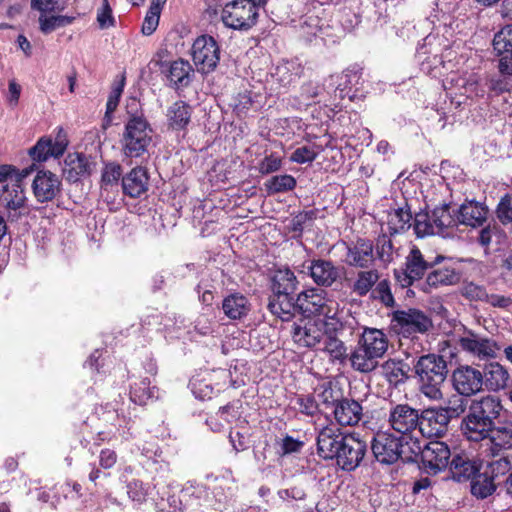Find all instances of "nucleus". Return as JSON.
<instances>
[{
    "label": "nucleus",
    "instance_id": "f257e3e1",
    "mask_svg": "<svg viewBox=\"0 0 512 512\" xmlns=\"http://www.w3.org/2000/svg\"><path fill=\"white\" fill-rule=\"evenodd\" d=\"M367 444L336 425L322 427V460L344 471L355 470L364 459Z\"/></svg>",
    "mask_w": 512,
    "mask_h": 512
},
{
    "label": "nucleus",
    "instance_id": "f03ea898",
    "mask_svg": "<svg viewBox=\"0 0 512 512\" xmlns=\"http://www.w3.org/2000/svg\"><path fill=\"white\" fill-rule=\"evenodd\" d=\"M502 410L501 401L494 396H485L473 401L461 423L463 434L470 441L487 439Z\"/></svg>",
    "mask_w": 512,
    "mask_h": 512
},
{
    "label": "nucleus",
    "instance_id": "7ed1b4c3",
    "mask_svg": "<svg viewBox=\"0 0 512 512\" xmlns=\"http://www.w3.org/2000/svg\"><path fill=\"white\" fill-rule=\"evenodd\" d=\"M413 369L420 392L429 400H441L442 387L448 375V366L444 357L434 353L422 355L414 361Z\"/></svg>",
    "mask_w": 512,
    "mask_h": 512
},
{
    "label": "nucleus",
    "instance_id": "20e7f679",
    "mask_svg": "<svg viewBox=\"0 0 512 512\" xmlns=\"http://www.w3.org/2000/svg\"><path fill=\"white\" fill-rule=\"evenodd\" d=\"M388 349L386 334L376 328H365L357 346L350 355L351 366L361 373H369L378 365Z\"/></svg>",
    "mask_w": 512,
    "mask_h": 512
},
{
    "label": "nucleus",
    "instance_id": "39448f33",
    "mask_svg": "<svg viewBox=\"0 0 512 512\" xmlns=\"http://www.w3.org/2000/svg\"><path fill=\"white\" fill-rule=\"evenodd\" d=\"M322 351L329 357L332 363L342 364L348 358L347 347L339 338L344 332V325L338 317V304L330 301V304L322 303Z\"/></svg>",
    "mask_w": 512,
    "mask_h": 512
},
{
    "label": "nucleus",
    "instance_id": "423d86ee",
    "mask_svg": "<svg viewBox=\"0 0 512 512\" xmlns=\"http://www.w3.org/2000/svg\"><path fill=\"white\" fill-rule=\"evenodd\" d=\"M297 284L296 276L288 268L277 270L272 278V294L269 297L268 309L282 321L291 320Z\"/></svg>",
    "mask_w": 512,
    "mask_h": 512
},
{
    "label": "nucleus",
    "instance_id": "0eeeda50",
    "mask_svg": "<svg viewBox=\"0 0 512 512\" xmlns=\"http://www.w3.org/2000/svg\"><path fill=\"white\" fill-rule=\"evenodd\" d=\"M293 306L291 319L296 313L307 319L303 327V341L306 346H315L320 342V294L315 288L305 290L298 295L297 299H293Z\"/></svg>",
    "mask_w": 512,
    "mask_h": 512
},
{
    "label": "nucleus",
    "instance_id": "6e6552de",
    "mask_svg": "<svg viewBox=\"0 0 512 512\" xmlns=\"http://www.w3.org/2000/svg\"><path fill=\"white\" fill-rule=\"evenodd\" d=\"M363 84L362 69L358 65H351L341 73L329 75L323 88L327 94L333 93L335 100L348 98L353 102L364 97Z\"/></svg>",
    "mask_w": 512,
    "mask_h": 512
},
{
    "label": "nucleus",
    "instance_id": "1a4fd4ad",
    "mask_svg": "<svg viewBox=\"0 0 512 512\" xmlns=\"http://www.w3.org/2000/svg\"><path fill=\"white\" fill-rule=\"evenodd\" d=\"M260 14L246 0H231L221 10V21L226 28L247 32L257 25Z\"/></svg>",
    "mask_w": 512,
    "mask_h": 512
},
{
    "label": "nucleus",
    "instance_id": "9d476101",
    "mask_svg": "<svg viewBox=\"0 0 512 512\" xmlns=\"http://www.w3.org/2000/svg\"><path fill=\"white\" fill-rule=\"evenodd\" d=\"M444 42V37L429 34L417 48L416 57L421 70L432 77L441 75L440 68L444 65L443 51L448 47Z\"/></svg>",
    "mask_w": 512,
    "mask_h": 512
},
{
    "label": "nucleus",
    "instance_id": "9b49d317",
    "mask_svg": "<svg viewBox=\"0 0 512 512\" xmlns=\"http://www.w3.org/2000/svg\"><path fill=\"white\" fill-rule=\"evenodd\" d=\"M411 454H420L423 468L430 474H437L450 463L451 451L442 441H430L423 446L416 439L410 447Z\"/></svg>",
    "mask_w": 512,
    "mask_h": 512
},
{
    "label": "nucleus",
    "instance_id": "f8f14e48",
    "mask_svg": "<svg viewBox=\"0 0 512 512\" xmlns=\"http://www.w3.org/2000/svg\"><path fill=\"white\" fill-rule=\"evenodd\" d=\"M443 259L444 257L439 255L433 260H428L418 247L413 246L406 256L405 268L394 271L396 282L402 288L410 287L414 282L420 281L433 264H438Z\"/></svg>",
    "mask_w": 512,
    "mask_h": 512
},
{
    "label": "nucleus",
    "instance_id": "ddd939ff",
    "mask_svg": "<svg viewBox=\"0 0 512 512\" xmlns=\"http://www.w3.org/2000/svg\"><path fill=\"white\" fill-rule=\"evenodd\" d=\"M406 437H397L389 431H378L371 441V450L375 459L385 465H392L404 459V443Z\"/></svg>",
    "mask_w": 512,
    "mask_h": 512
},
{
    "label": "nucleus",
    "instance_id": "4468645a",
    "mask_svg": "<svg viewBox=\"0 0 512 512\" xmlns=\"http://www.w3.org/2000/svg\"><path fill=\"white\" fill-rule=\"evenodd\" d=\"M192 60L201 73L213 72L220 61V47L211 35L198 36L191 48Z\"/></svg>",
    "mask_w": 512,
    "mask_h": 512
},
{
    "label": "nucleus",
    "instance_id": "2eb2a0df",
    "mask_svg": "<svg viewBox=\"0 0 512 512\" xmlns=\"http://www.w3.org/2000/svg\"><path fill=\"white\" fill-rule=\"evenodd\" d=\"M440 260L433 264L427 274L426 280L420 283V289L425 293L443 286L455 285L460 281V273L450 261Z\"/></svg>",
    "mask_w": 512,
    "mask_h": 512
},
{
    "label": "nucleus",
    "instance_id": "dca6fc26",
    "mask_svg": "<svg viewBox=\"0 0 512 512\" xmlns=\"http://www.w3.org/2000/svg\"><path fill=\"white\" fill-rule=\"evenodd\" d=\"M459 345L463 351L485 360L495 358L500 346L491 338L482 336L472 330H466L459 338Z\"/></svg>",
    "mask_w": 512,
    "mask_h": 512
},
{
    "label": "nucleus",
    "instance_id": "f3484780",
    "mask_svg": "<svg viewBox=\"0 0 512 512\" xmlns=\"http://www.w3.org/2000/svg\"><path fill=\"white\" fill-rule=\"evenodd\" d=\"M419 411L408 404L391 405L388 414L389 426L396 432L408 436L418 429Z\"/></svg>",
    "mask_w": 512,
    "mask_h": 512
},
{
    "label": "nucleus",
    "instance_id": "a211bd4d",
    "mask_svg": "<svg viewBox=\"0 0 512 512\" xmlns=\"http://www.w3.org/2000/svg\"><path fill=\"white\" fill-rule=\"evenodd\" d=\"M393 321L398 327L399 333L404 336L414 333L423 334L432 327L431 319L418 309L396 311L393 315Z\"/></svg>",
    "mask_w": 512,
    "mask_h": 512
},
{
    "label": "nucleus",
    "instance_id": "6ab92c4d",
    "mask_svg": "<svg viewBox=\"0 0 512 512\" xmlns=\"http://www.w3.org/2000/svg\"><path fill=\"white\" fill-rule=\"evenodd\" d=\"M452 383L459 395L470 397L482 390V371L472 366H459L452 373Z\"/></svg>",
    "mask_w": 512,
    "mask_h": 512
},
{
    "label": "nucleus",
    "instance_id": "aec40b11",
    "mask_svg": "<svg viewBox=\"0 0 512 512\" xmlns=\"http://www.w3.org/2000/svg\"><path fill=\"white\" fill-rule=\"evenodd\" d=\"M69 144L65 130H58L54 137H42L30 149L33 160L42 162L50 157H59L64 154Z\"/></svg>",
    "mask_w": 512,
    "mask_h": 512
},
{
    "label": "nucleus",
    "instance_id": "412c9836",
    "mask_svg": "<svg viewBox=\"0 0 512 512\" xmlns=\"http://www.w3.org/2000/svg\"><path fill=\"white\" fill-rule=\"evenodd\" d=\"M449 416L439 408H429L420 414L419 433L427 438L442 437L448 429Z\"/></svg>",
    "mask_w": 512,
    "mask_h": 512
},
{
    "label": "nucleus",
    "instance_id": "4be33fe9",
    "mask_svg": "<svg viewBox=\"0 0 512 512\" xmlns=\"http://www.w3.org/2000/svg\"><path fill=\"white\" fill-rule=\"evenodd\" d=\"M61 180L50 171H39L32 183L36 200L45 203L55 199L61 192Z\"/></svg>",
    "mask_w": 512,
    "mask_h": 512
},
{
    "label": "nucleus",
    "instance_id": "5701e85b",
    "mask_svg": "<svg viewBox=\"0 0 512 512\" xmlns=\"http://www.w3.org/2000/svg\"><path fill=\"white\" fill-rule=\"evenodd\" d=\"M95 163L83 153H69L63 166V175L69 182L75 183L83 178L90 176Z\"/></svg>",
    "mask_w": 512,
    "mask_h": 512
},
{
    "label": "nucleus",
    "instance_id": "b1692460",
    "mask_svg": "<svg viewBox=\"0 0 512 512\" xmlns=\"http://www.w3.org/2000/svg\"><path fill=\"white\" fill-rule=\"evenodd\" d=\"M30 173L29 169H23L21 173L15 176V181L4 186L0 195L1 204L7 209L9 214L17 212L23 208L26 201L25 191L22 186V179Z\"/></svg>",
    "mask_w": 512,
    "mask_h": 512
},
{
    "label": "nucleus",
    "instance_id": "393cba45",
    "mask_svg": "<svg viewBox=\"0 0 512 512\" xmlns=\"http://www.w3.org/2000/svg\"><path fill=\"white\" fill-rule=\"evenodd\" d=\"M493 47L498 55L499 70L503 74L512 75V25L504 26L493 38Z\"/></svg>",
    "mask_w": 512,
    "mask_h": 512
},
{
    "label": "nucleus",
    "instance_id": "a878e982",
    "mask_svg": "<svg viewBox=\"0 0 512 512\" xmlns=\"http://www.w3.org/2000/svg\"><path fill=\"white\" fill-rule=\"evenodd\" d=\"M330 413L339 425L353 426L361 420L363 408L358 401L344 397Z\"/></svg>",
    "mask_w": 512,
    "mask_h": 512
},
{
    "label": "nucleus",
    "instance_id": "bb28decb",
    "mask_svg": "<svg viewBox=\"0 0 512 512\" xmlns=\"http://www.w3.org/2000/svg\"><path fill=\"white\" fill-rule=\"evenodd\" d=\"M488 210L487 208L476 201H466L457 210V223L471 226L480 227L486 221Z\"/></svg>",
    "mask_w": 512,
    "mask_h": 512
},
{
    "label": "nucleus",
    "instance_id": "cd10ccee",
    "mask_svg": "<svg viewBox=\"0 0 512 512\" xmlns=\"http://www.w3.org/2000/svg\"><path fill=\"white\" fill-rule=\"evenodd\" d=\"M151 142L146 130H125L122 137L124 154L131 158L142 156L147 152Z\"/></svg>",
    "mask_w": 512,
    "mask_h": 512
},
{
    "label": "nucleus",
    "instance_id": "c85d7f7f",
    "mask_svg": "<svg viewBox=\"0 0 512 512\" xmlns=\"http://www.w3.org/2000/svg\"><path fill=\"white\" fill-rule=\"evenodd\" d=\"M374 261L373 245L370 241L359 239L347 247L346 262L350 266L367 268Z\"/></svg>",
    "mask_w": 512,
    "mask_h": 512
},
{
    "label": "nucleus",
    "instance_id": "c756f323",
    "mask_svg": "<svg viewBox=\"0 0 512 512\" xmlns=\"http://www.w3.org/2000/svg\"><path fill=\"white\" fill-rule=\"evenodd\" d=\"M483 385L489 391L497 392L507 387L510 379L508 370L498 362H491L482 371Z\"/></svg>",
    "mask_w": 512,
    "mask_h": 512
},
{
    "label": "nucleus",
    "instance_id": "7c9ffc66",
    "mask_svg": "<svg viewBox=\"0 0 512 512\" xmlns=\"http://www.w3.org/2000/svg\"><path fill=\"white\" fill-rule=\"evenodd\" d=\"M148 175L143 167L132 169L122 179L123 191L126 195L137 198L144 194L148 189Z\"/></svg>",
    "mask_w": 512,
    "mask_h": 512
},
{
    "label": "nucleus",
    "instance_id": "2f4dec72",
    "mask_svg": "<svg viewBox=\"0 0 512 512\" xmlns=\"http://www.w3.org/2000/svg\"><path fill=\"white\" fill-rule=\"evenodd\" d=\"M194 76V69L187 60L178 59L170 64L167 78L171 86L175 89L187 87L192 77Z\"/></svg>",
    "mask_w": 512,
    "mask_h": 512
},
{
    "label": "nucleus",
    "instance_id": "473e14b6",
    "mask_svg": "<svg viewBox=\"0 0 512 512\" xmlns=\"http://www.w3.org/2000/svg\"><path fill=\"white\" fill-rule=\"evenodd\" d=\"M222 310L230 320H240L250 311L249 300L240 293H232L222 301Z\"/></svg>",
    "mask_w": 512,
    "mask_h": 512
},
{
    "label": "nucleus",
    "instance_id": "72a5a7b5",
    "mask_svg": "<svg viewBox=\"0 0 512 512\" xmlns=\"http://www.w3.org/2000/svg\"><path fill=\"white\" fill-rule=\"evenodd\" d=\"M492 443L491 452L496 455L500 449L512 448V421H497L488 438Z\"/></svg>",
    "mask_w": 512,
    "mask_h": 512
},
{
    "label": "nucleus",
    "instance_id": "f704fd0d",
    "mask_svg": "<svg viewBox=\"0 0 512 512\" xmlns=\"http://www.w3.org/2000/svg\"><path fill=\"white\" fill-rule=\"evenodd\" d=\"M325 114L327 119H322V125L326 126H339L343 128H348L350 126H359L361 125L360 116L355 111L348 110H335L334 108H327L325 110Z\"/></svg>",
    "mask_w": 512,
    "mask_h": 512
},
{
    "label": "nucleus",
    "instance_id": "c9c22d12",
    "mask_svg": "<svg viewBox=\"0 0 512 512\" xmlns=\"http://www.w3.org/2000/svg\"><path fill=\"white\" fill-rule=\"evenodd\" d=\"M193 109L183 100H178L168 107L166 117L170 128H186L190 122Z\"/></svg>",
    "mask_w": 512,
    "mask_h": 512
},
{
    "label": "nucleus",
    "instance_id": "e433bc0d",
    "mask_svg": "<svg viewBox=\"0 0 512 512\" xmlns=\"http://www.w3.org/2000/svg\"><path fill=\"white\" fill-rule=\"evenodd\" d=\"M412 213L406 204L388 213L387 225L390 234L405 232L412 227Z\"/></svg>",
    "mask_w": 512,
    "mask_h": 512
},
{
    "label": "nucleus",
    "instance_id": "4c0bfd02",
    "mask_svg": "<svg viewBox=\"0 0 512 512\" xmlns=\"http://www.w3.org/2000/svg\"><path fill=\"white\" fill-rule=\"evenodd\" d=\"M450 470L453 479L461 482L466 481L476 475L479 470L476 463L465 455H456L450 461Z\"/></svg>",
    "mask_w": 512,
    "mask_h": 512
},
{
    "label": "nucleus",
    "instance_id": "58836bf2",
    "mask_svg": "<svg viewBox=\"0 0 512 512\" xmlns=\"http://www.w3.org/2000/svg\"><path fill=\"white\" fill-rule=\"evenodd\" d=\"M430 213L438 235H445L447 229L458 225L457 217L451 213L448 204L437 206Z\"/></svg>",
    "mask_w": 512,
    "mask_h": 512
},
{
    "label": "nucleus",
    "instance_id": "ea45409f",
    "mask_svg": "<svg viewBox=\"0 0 512 512\" xmlns=\"http://www.w3.org/2000/svg\"><path fill=\"white\" fill-rule=\"evenodd\" d=\"M499 482H495L484 470L475 475L471 482V493L477 498L484 499L492 495Z\"/></svg>",
    "mask_w": 512,
    "mask_h": 512
},
{
    "label": "nucleus",
    "instance_id": "a19ab883",
    "mask_svg": "<svg viewBox=\"0 0 512 512\" xmlns=\"http://www.w3.org/2000/svg\"><path fill=\"white\" fill-rule=\"evenodd\" d=\"M404 367L405 364L402 361L389 359L381 365V373L391 385L397 386L408 378Z\"/></svg>",
    "mask_w": 512,
    "mask_h": 512
},
{
    "label": "nucleus",
    "instance_id": "79ce46f5",
    "mask_svg": "<svg viewBox=\"0 0 512 512\" xmlns=\"http://www.w3.org/2000/svg\"><path fill=\"white\" fill-rule=\"evenodd\" d=\"M126 124L124 128H150L144 116L141 104L135 98L130 99L126 105Z\"/></svg>",
    "mask_w": 512,
    "mask_h": 512
},
{
    "label": "nucleus",
    "instance_id": "37998d69",
    "mask_svg": "<svg viewBox=\"0 0 512 512\" xmlns=\"http://www.w3.org/2000/svg\"><path fill=\"white\" fill-rule=\"evenodd\" d=\"M166 1L167 0L151 1L150 7L146 13L141 28V32L143 33V35L150 36L156 31L159 25L161 11Z\"/></svg>",
    "mask_w": 512,
    "mask_h": 512
},
{
    "label": "nucleus",
    "instance_id": "c03bdc74",
    "mask_svg": "<svg viewBox=\"0 0 512 512\" xmlns=\"http://www.w3.org/2000/svg\"><path fill=\"white\" fill-rule=\"evenodd\" d=\"M322 405L325 407V413L331 411L343 398V390L338 382L328 381L322 384Z\"/></svg>",
    "mask_w": 512,
    "mask_h": 512
},
{
    "label": "nucleus",
    "instance_id": "a18cd8bd",
    "mask_svg": "<svg viewBox=\"0 0 512 512\" xmlns=\"http://www.w3.org/2000/svg\"><path fill=\"white\" fill-rule=\"evenodd\" d=\"M74 17L66 15H50L43 13L39 16V29L43 34H50L58 28L70 25Z\"/></svg>",
    "mask_w": 512,
    "mask_h": 512
},
{
    "label": "nucleus",
    "instance_id": "49530a36",
    "mask_svg": "<svg viewBox=\"0 0 512 512\" xmlns=\"http://www.w3.org/2000/svg\"><path fill=\"white\" fill-rule=\"evenodd\" d=\"M125 86V76L122 75L119 82L114 83L112 89L109 93L107 103H106V112L104 117V123L102 128H106V126L111 124V115L117 109L119 105V101L121 95L123 93Z\"/></svg>",
    "mask_w": 512,
    "mask_h": 512
},
{
    "label": "nucleus",
    "instance_id": "de8ad7c7",
    "mask_svg": "<svg viewBox=\"0 0 512 512\" xmlns=\"http://www.w3.org/2000/svg\"><path fill=\"white\" fill-rule=\"evenodd\" d=\"M412 227L415 235L418 238H424L426 236L437 234V230L434 228L431 213L427 211H421L415 214Z\"/></svg>",
    "mask_w": 512,
    "mask_h": 512
},
{
    "label": "nucleus",
    "instance_id": "09e8293b",
    "mask_svg": "<svg viewBox=\"0 0 512 512\" xmlns=\"http://www.w3.org/2000/svg\"><path fill=\"white\" fill-rule=\"evenodd\" d=\"M153 389L150 387V380L148 378L134 382L130 389V399L135 404L145 405L153 397Z\"/></svg>",
    "mask_w": 512,
    "mask_h": 512
},
{
    "label": "nucleus",
    "instance_id": "8fccbe9b",
    "mask_svg": "<svg viewBox=\"0 0 512 512\" xmlns=\"http://www.w3.org/2000/svg\"><path fill=\"white\" fill-rule=\"evenodd\" d=\"M511 469V461L507 456H505L489 462L485 468V471L495 482H499L500 485L505 481L502 478L507 474H510Z\"/></svg>",
    "mask_w": 512,
    "mask_h": 512
},
{
    "label": "nucleus",
    "instance_id": "3c124183",
    "mask_svg": "<svg viewBox=\"0 0 512 512\" xmlns=\"http://www.w3.org/2000/svg\"><path fill=\"white\" fill-rule=\"evenodd\" d=\"M503 237L504 233L497 225H488L480 230L477 241L484 248L485 253L489 254L490 247L493 244H499Z\"/></svg>",
    "mask_w": 512,
    "mask_h": 512
},
{
    "label": "nucleus",
    "instance_id": "603ef678",
    "mask_svg": "<svg viewBox=\"0 0 512 512\" xmlns=\"http://www.w3.org/2000/svg\"><path fill=\"white\" fill-rule=\"evenodd\" d=\"M295 186V178L288 174L273 176L265 183L266 190L270 195L292 190Z\"/></svg>",
    "mask_w": 512,
    "mask_h": 512
},
{
    "label": "nucleus",
    "instance_id": "864d4df0",
    "mask_svg": "<svg viewBox=\"0 0 512 512\" xmlns=\"http://www.w3.org/2000/svg\"><path fill=\"white\" fill-rule=\"evenodd\" d=\"M378 279L377 270L361 271L353 285V291L360 296H364L377 283Z\"/></svg>",
    "mask_w": 512,
    "mask_h": 512
},
{
    "label": "nucleus",
    "instance_id": "5fc2aeb1",
    "mask_svg": "<svg viewBox=\"0 0 512 512\" xmlns=\"http://www.w3.org/2000/svg\"><path fill=\"white\" fill-rule=\"evenodd\" d=\"M253 103L252 91L245 87L240 89L233 97L231 106L233 107L234 112L238 116H241L252 107Z\"/></svg>",
    "mask_w": 512,
    "mask_h": 512
},
{
    "label": "nucleus",
    "instance_id": "6e6d98bb",
    "mask_svg": "<svg viewBox=\"0 0 512 512\" xmlns=\"http://www.w3.org/2000/svg\"><path fill=\"white\" fill-rule=\"evenodd\" d=\"M341 162L342 153L339 149L328 145L322 147V169L334 172Z\"/></svg>",
    "mask_w": 512,
    "mask_h": 512
},
{
    "label": "nucleus",
    "instance_id": "4d7b16f0",
    "mask_svg": "<svg viewBox=\"0 0 512 512\" xmlns=\"http://www.w3.org/2000/svg\"><path fill=\"white\" fill-rule=\"evenodd\" d=\"M460 293L470 301H485L488 294L484 286L474 282H464L460 288Z\"/></svg>",
    "mask_w": 512,
    "mask_h": 512
},
{
    "label": "nucleus",
    "instance_id": "13d9d810",
    "mask_svg": "<svg viewBox=\"0 0 512 512\" xmlns=\"http://www.w3.org/2000/svg\"><path fill=\"white\" fill-rule=\"evenodd\" d=\"M127 494L132 501L142 503L150 494V486L140 480L133 479L127 484Z\"/></svg>",
    "mask_w": 512,
    "mask_h": 512
},
{
    "label": "nucleus",
    "instance_id": "bf43d9fd",
    "mask_svg": "<svg viewBox=\"0 0 512 512\" xmlns=\"http://www.w3.org/2000/svg\"><path fill=\"white\" fill-rule=\"evenodd\" d=\"M496 216L503 225L512 223V196L510 194L503 195L496 207Z\"/></svg>",
    "mask_w": 512,
    "mask_h": 512
},
{
    "label": "nucleus",
    "instance_id": "052dcab7",
    "mask_svg": "<svg viewBox=\"0 0 512 512\" xmlns=\"http://www.w3.org/2000/svg\"><path fill=\"white\" fill-rule=\"evenodd\" d=\"M122 175V168L117 163H108L104 166L102 171V185L112 186L117 185Z\"/></svg>",
    "mask_w": 512,
    "mask_h": 512
},
{
    "label": "nucleus",
    "instance_id": "680f3d73",
    "mask_svg": "<svg viewBox=\"0 0 512 512\" xmlns=\"http://www.w3.org/2000/svg\"><path fill=\"white\" fill-rule=\"evenodd\" d=\"M439 409L446 414V416H449V421H451V419L458 418L465 412L466 403L462 398L454 396L449 399L445 407H439Z\"/></svg>",
    "mask_w": 512,
    "mask_h": 512
},
{
    "label": "nucleus",
    "instance_id": "e2e57ef3",
    "mask_svg": "<svg viewBox=\"0 0 512 512\" xmlns=\"http://www.w3.org/2000/svg\"><path fill=\"white\" fill-rule=\"evenodd\" d=\"M375 298L380 299V301L387 307L394 306V297L391 292L390 283L388 280L384 279L377 283L376 288L374 289Z\"/></svg>",
    "mask_w": 512,
    "mask_h": 512
},
{
    "label": "nucleus",
    "instance_id": "0e129e2a",
    "mask_svg": "<svg viewBox=\"0 0 512 512\" xmlns=\"http://www.w3.org/2000/svg\"><path fill=\"white\" fill-rule=\"evenodd\" d=\"M377 254L384 263H390L393 259V244L388 236L382 235L377 240Z\"/></svg>",
    "mask_w": 512,
    "mask_h": 512
},
{
    "label": "nucleus",
    "instance_id": "69168bd1",
    "mask_svg": "<svg viewBox=\"0 0 512 512\" xmlns=\"http://www.w3.org/2000/svg\"><path fill=\"white\" fill-rule=\"evenodd\" d=\"M281 166V158L276 154H270L259 162L258 171L263 175H267L278 171Z\"/></svg>",
    "mask_w": 512,
    "mask_h": 512
},
{
    "label": "nucleus",
    "instance_id": "338daca9",
    "mask_svg": "<svg viewBox=\"0 0 512 512\" xmlns=\"http://www.w3.org/2000/svg\"><path fill=\"white\" fill-rule=\"evenodd\" d=\"M102 8L97 13V22L101 29H107L115 25L112 8L108 0H102Z\"/></svg>",
    "mask_w": 512,
    "mask_h": 512
},
{
    "label": "nucleus",
    "instance_id": "774afa93",
    "mask_svg": "<svg viewBox=\"0 0 512 512\" xmlns=\"http://www.w3.org/2000/svg\"><path fill=\"white\" fill-rule=\"evenodd\" d=\"M203 489L201 486L193 484L186 485L180 492V503L184 502V506H191L194 504V499H198L202 494Z\"/></svg>",
    "mask_w": 512,
    "mask_h": 512
}]
</instances>
